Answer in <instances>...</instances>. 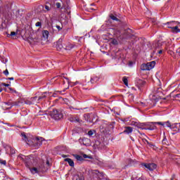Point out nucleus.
I'll return each mask as SVG.
<instances>
[{
  "instance_id": "obj_61",
  "label": "nucleus",
  "mask_w": 180,
  "mask_h": 180,
  "mask_svg": "<svg viewBox=\"0 0 180 180\" xmlns=\"http://www.w3.org/2000/svg\"><path fill=\"white\" fill-rule=\"evenodd\" d=\"M138 133H140V131H138Z\"/></svg>"
},
{
  "instance_id": "obj_10",
  "label": "nucleus",
  "mask_w": 180,
  "mask_h": 180,
  "mask_svg": "<svg viewBox=\"0 0 180 180\" xmlns=\"http://www.w3.org/2000/svg\"><path fill=\"white\" fill-rule=\"evenodd\" d=\"M130 32H131V30H130V29L125 30L122 35V38L123 39H130V37H131V33H130Z\"/></svg>"
},
{
  "instance_id": "obj_60",
  "label": "nucleus",
  "mask_w": 180,
  "mask_h": 180,
  "mask_svg": "<svg viewBox=\"0 0 180 180\" xmlns=\"http://www.w3.org/2000/svg\"><path fill=\"white\" fill-rule=\"evenodd\" d=\"M0 92H2V89L0 90Z\"/></svg>"
},
{
  "instance_id": "obj_51",
  "label": "nucleus",
  "mask_w": 180,
  "mask_h": 180,
  "mask_svg": "<svg viewBox=\"0 0 180 180\" xmlns=\"http://www.w3.org/2000/svg\"><path fill=\"white\" fill-rule=\"evenodd\" d=\"M176 53L180 56V48L176 50Z\"/></svg>"
},
{
  "instance_id": "obj_13",
  "label": "nucleus",
  "mask_w": 180,
  "mask_h": 180,
  "mask_svg": "<svg viewBox=\"0 0 180 180\" xmlns=\"http://www.w3.org/2000/svg\"><path fill=\"white\" fill-rule=\"evenodd\" d=\"M123 133H126L127 134H130L131 133H133V127H125V129L124 130Z\"/></svg>"
},
{
  "instance_id": "obj_27",
  "label": "nucleus",
  "mask_w": 180,
  "mask_h": 180,
  "mask_svg": "<svg viewBox=\"0 0 180 180\" xmlns=\"http://www.w3.org/2000/svg\"><path fill=\"white\" fill-rule=\"evenodd\" d=\"M42 36L44 39H49V31L47 30H44L42 32Z\"/></svg>"
},
{
  "instance_id": "obj_45",
  "label": "nucleus",
  "mask_w": 180,
  "mask_h": 180,
  "mask_svg": "<svg viewBox=\"0 0 180 180\" xmlns=\"http://www.w3.org/2000/svg\"><path fill=\"white\" fill-rule=\"evenodd\" d=\"M2 85H3V86H6V87L11 86V84H6V83H2Z\"/></svg>"
},
{
  "instance_id": "obj_49",
  "label": "nucleus",
  "mask_w": 180,
  "mask_h": 180,
  "mask_svg": "<svg viewBox=\"0 0 180 180\" xmlns=\"http://www.w3.org/2000/svg\"><path fill=\"white\" fill-rule=\"evenodd\" d=\"M158 54H162V49L158 51Z\"/></svg>"
},
{
  "instance_id": "obj_31",
  "label": "nucleus",
  "mask_w": 180,
  "mask_h": 180,
  "mask_svg": "<svg viewBox=\"0 0 180 180\" xmlns=\"http://www.w3.org/2000/svg\"><path fill=\"white\" fill-rule=\"evenodd\" d=\"M122 82H124V85L127 86L129 85V80L127 79V77H122Z\"/></svg>"
},
{
  "instance_id": "obj_3",
  "label": "nucleus",
  "mask_w": 180,
  "mask_h": 180,
  "mask_svg": "<svg viewBox=\"0 0 180 180\" xmlns=\"http://www.w3.org/2000/svg\"><path fill=\"white\" fill-rule=\"evenodd\" d=\"M157 122H144L143 124V130H157V127L155 126L154 124Z\"/></svg>"
},
{
  "instance_id": "obj_29",
  "label": "nucleus",
  "mask_w": 180,
  "mask_h": 180,
  "mask_svg": "<svg viewBox=\"0 0 180 180\" xmlns=\"http://www.w3.org/2000/svg\"><path fill=\"white\" fill-rule=\"evenodd\" d=\"M63 44H61V42L58 41L56 44V49L57 50H62L63 49Z\"/></svg>"
},
{
  "instance_id": "obj_48",
  "label": "nucleus",
  "mask_w": 180,
  "mask_h": 180,
  "mask_svg": "<svg viewBox=\"0 0 180 180\" xmlns=\"http://www.w3.org/2000/svg\"><path fill=\"white\" fill-rule=\"evenodd\" d=\"M137 179V177L134 174H132L131 180Z\"/></svg>"
},
{
  "instance_id": "obj_33",
  "label": "nucleus",
  "mask_w": 180,
  "mask_h": 180,
  "mask_svg": "<svg viewBox=\"0 0 180 180\" xmlns=\"http://www.w3.org/2000/svg\"><path fill=\"white\" fill-rule=\"evenodd\" d=\"M25 105H33V103H32L31 98H30V100L25 101Z\"/></svg>"
},
{
  "instance_id": "obj_14",
  "label": "nucleus",
  "mask_w": 180,
  "mask_h": 180,
  "mask_svg": "<svg viewBox=\"0 0 180 180\" xmlns=\"http://www.w3.org/2000/svg\"><path fill=\"white\" fill-rule=\"evenodd\" d=\"M169 29H172L174 33H180V29L178 27V25L174 27H169Z\"/></svg>"
},
{
  "instance_id": "obj_62",
  "label": "nucleus",
  "mask_w": 180,
  "mask_h": 180,
  "mask_svg": "<svg viewBox=\"0 0 180 180\" xmlns=\"http://www.w3.org/2000/svg\"><path fill=\"white\" fill-rule=\"evenodd\" d=\"M83 180H84V178L83 177Z\"/></svg>"
},
{
  "instance_id": "obj_28",
  "label": "nucleus",
  "mask_w": 180,
  "mask_h": 180,
  "mask_svg": "<svg viewBox=\"0 0 180 180\" xmlns=\"http://www.w3.org/2000/svg\"><path fill=\"white\" fill-rule=\"evenodd\" d=\"M96 179H97V180H102V179H103V173L98 172V174H97Z\"/></svg>"
},
{
  "instance_id": "obj_12",
  "label": "nucleus",
  "mask_w": 180,
  "mask_h": 180,
  "mask_svg": "<svg viewBox=\"0 0 180 180\" xmlns=\"http://www.w3.org/2000/svg\"><path fill=\"white\" fill-rule=\"evenodd\" d=\"M178 24H179V22L176 21H171V22H167L165 23V25H167L168 29H169V27H174Z\"/></svg>"
},
{
  "instance_id": "obj_57",
  "label": "nucleus",
  "mask_w": 180,
  "mask_h": 180,
  "mask_svg": "<svg viewBox=\"0 0 180 180\" xmlns=\"http://www.w3.org/2000/svg\"><path fill=\"white\" fill-rule=\"evenodd\" d=\"M8 61V59H5V63H6Z\"/></svg>"
},
{
  "instance_id": "obj_38",
  "label": "nucleus",
  "mask_w": 180,
  "mask_h": 180,
  "mask_svg": "<svg viewBox=\"0 0 180 180\" xmlns=\"http://www.w3.org/2000/svg\"><path fill=\"white\" fill-rule=\"evenodd\" d=\"M148 146L150 148H154V147H155V145L153 144V143H151V142H148Z\"/></svg>"
},
{
  "instance_id": "obj_47",
  "label": "nucleus",
  "mask_w": 180,
  "mask_h": 180,
  "mask_svg": "<svg viewBox=\"0 0 180 180\" xmlns=\"http://www.w3.org/2000/svg\"><path fill=\"white\" fill-rule=\"evenodd\" d=\"M45 9L47 10V11H50L51 8H50V6L46 5L45 6Z\"/></svg>"
},
{
  "instance_id": "obj_53",
  "label": "nucleus",
  "mask_w": 180,
  "mask_h": 180,
  "mask_svg": "<svg viewBox=\"0 0 180 180\" xmlns=\"http://www.w3.org/2000/svg\"><path fill=\"white\" fill-rule=\"evenodd\" d=\"M127 167H129V165L124 166L122 168H123L124 169H126V168H127Z\"/></svg>"
},
{
  "instance_id": "obj_32",
  "label": "nucleus",
  "mask_w": 180,
  "mask_h": 180,
  "mask_svg": "<svg viewBox=\"0 0 180 180\" xmlns=\"http://www.w3.org/2000/svg\"><path fill=\"white\" fill-rule=\"evenodd\" d=\"M95 133H96L95 130H90L88 131L87 134L89 137H92L94 136V134H95Z\"/></svg>"
},
{
  "instance_id": "obj_23",
  "label": "nucleus",
  "mask_w": 180,
  "mask_h": 180,
  "mask_svg": "<svg viewBox=\"0 0 180 180\" xmlns=\"http://www.w3.org/2000/svg\"><path fill=\"white\" fill-rule=\"evenodd\" d=\"M21 136L22 137V140L25 141V143H29V139H27V136H26V133H21Z\"/></svg>"
},
{
  "instance_id": "obj_11",
  "label": "nucleus",
  "mask_w": 180,
  "mask_h": 180,
  "mask_svg": "<svg viewBox=\"0 0 180 180\" xmlns=\"http://www.w3.org/2000/svg\"><path fill=\"white\" fill-rule=\"evenodd\" d=\"M79 141H82L83 142V146H91V139H88V138H83L82 139H79Z\"/></svg>"
},
{
  "instance_id": "obj_39",
  "label": "nucleus",
  "mask_w": 180,
  "mask_h": 180,
  "mask_svg": "<svg viewBox=\"0 0 180 180\" xmlns=\"http://www.w3.org/2000/svg\"><path fill=\"white\" fill-rule=\"evenodd\" d=\"M0 164L1 165H6V160H4L0 158Z\"/></svg>"
},
{
  "instance_id": "obj_36",
  "label": "nucleus",
  "mask_w": 180,
  "mask_h": 180,
  "mask_svg": "<svg viewBox=\"0 0 180 180\" xmlns=\"http://www.w3.org/2000/svg\"><path fill=\"white\" fill-rule=\"evenodd\" d=\"M72 49H74V45H72V44H70L66 46V50H71Z\"/></svg>"
},
{
  "instance_id": "obj_58",
  "label": "nucleus",
  "mask_w": 180,
  "mask_h": 180,
  "mask_svg": "<svg viewBox=\"0 0 180 180\" xmlns=\"http://www.w3.org/2000/svg\"><path fill=\"white\" fill-rule=\"evenodd\" d=\"M66 79H67L68 82H70V81L68 80V78H66Z\"/></svg>"
},
{
  "instance_id": "obj_30",
  "label": "nucleus",
  "mask_w": 180,
  "mask_h": 180,
  "mask_svg": "<svg viewBox=\"0 0 180 180\" xmlns=\"http://www.w3.org/2000/svg\"><path fill=\"white\" fill-rule=\"evenodd\" d=\"M30 171L32 174H39V169H37V167H32V169H30Z\"/></svg>"
},
{
  "instance_id": "obj_40",
  "label": "nucleus",
  "mask_w": 180,
  "mask_h": 180,
  "mask_svg": "<svg viewBox=\"0 0 180 180\" xmlns=\"http://www.w3.org/2000/svg\"><path fill=\"white\" fill-rule=\"evenodd\" d=\"M3 74H4V75H6V77H8V75H9V71L8 70V69H6V70H4L3 72Z\"/></svg>"
},
{
  "instance_id": "obj_26",
  "label": "nucleus",
  "mask_w": 180,
  "mask_h": 180,
  "mask_svg": "<svg viewBox=\"0 0 180 180\" xmlns=\"http://www.w3.org/2000/svg\"><path fill=\"white\" fill-rule=\"evenodd\" d=\"M110 19H112V20H115V22H120V20L113 14L110 15Z\"/></svg>"
},
{
  "instance_id": "obj_18",
  "label": "nucleus",
  "mask_w": 180,
  "mask_h": 180,
  "mask_svg": "<svg viewBox=\"0 0 180 180\" xmlns=\"http://www.w3.org/2000/svg\"><path fill=\"white\" fill-rule=\"evenodd\" d=\"M46 94H47V92H44L41 96H38L39 102L41 101H46V98H47V96H46Z\"/></svg>"
},
{
  "instance_id": "obj_54",
  "label": "nucleus",
  "mask_w": 180,
  "mask_h": 180,
  "mask_svg": "<svg viewBox=\"0 0 180 180\" xmlns=\"http://www.w3.org/2000/svg\"><path fill=\"white\" fill-rule=\"evenodd\" d=\"M176 98H180V94L176 95Z\"/></svg>"
},
{
  "instance_id": "obj_44",
  "label": "nucleus",
  "mask_w": 180,
  "mask_h": 180,
  "mask_svg": "<svg viewBox=\"0 0 180 180\" xmlns=\"http://www.w3.org/2000/svg\"><path fill=\"white\" fill-rule=\"evenodd\" d=\"M56 29H58V32H60V30H63V27H60V25H56Z\"/></svg>"
},
{
  "instance_id": "obj_52",
  "label": "nucleus",
  "mask_w": 180,
  "mask_h": 180,
  "mask_svg": "<svg viewBox=\"0 0 180 180\" xmlns=\"http://www.w3.org/2000/svg\"><path fill=\"white\" fill-rule=\"evenodd\" d=\"M11 153H12V154H15V150H13V149H11Z\"/></svg>"
},
{
  "instance_id": "obj_9",
  "label": "nucleus",
  "mask_w": 180,
  "mask_h": 180,
  "mask_svg": "<svg viewBox=\"0 0 180 180\" xmlns=\"http://www.w3.org/2000/svg\"><path fill=\"white\" fill-rule=\"evenodd\" d=\"M110 30L116 37H122V31L120 30L117 28H112Z\"/></svg>"
},
{
  "instance_id": "obj_34",
  "label": "nucleus",
  "mask_w": 180,
  "mask_h": 180,
  "mask_svg": "<svg viewBox=\"0 0 180 180\" xmlns=\"http://www.w3.org/2000/svg\"><path fill=\"white\" fill-rule=\"evenodd\" d=\"M20 101H13L12 102V106H19Z\"/></svg>"
},
{
  "instance_id": "obj_42",
  "label": "nucleus",
  "mask_w": 180,
  "mask_h": 180,
  "mask_svg": "<svg viewBox=\"0 0 180 180\" xmlns=\"http://www.w3.org/2000/svg\"><path fill=\"white\" fill-rule=\"evenodd\" d=\"M162 142V144H167V137L165 136L163 138Z\"/></svg>"
},
{
  "instance_id": "obj_46",
  "label": "nucleus",
  "mask_w": 180,
  "mask_h": 180,
  "mask_svg": "<svg viewBox=\"0 0 180 180\" xmlns=\"http://www.w3.org/2000/svg\"><path fill=\"white\" fill-rule=\"evenodd\" d=\"M7 105V106H11V108H12L13 105H12V102H8L6 103Z\"/></svg>"
},
{
  "instance_id": "obj_35",
  "label": "nucleus",
  "mask_w": 180,
  "mask_h": 180,
  "mask_svg": "<svg viewBox=\"0 0 180 180\" xmlns=\"http://www.w3.org/2000/svg\"><path fill=\"white\" fill-rule=\"evenodd\" d=\"M82 158H84V160H85V158H89V160H92V156H89L86 154H84Z\"/></svg>"
},
{
  "instance_id": "obj_6",
  "label": "nucleus",
  "mask_w": 180,
  "mask_h": 180,
  "mask_svg": "<svg viewBox=\"0 0 180 180\" xmlns=\"http://www.w3.org/2000/svg\"><path fill=\"white\" fill-rule=\"evenodd\" d=\"M25 40L28 41L30 44H36V43H39V41H40V38H39V37H34V38L32 37H25Z\"/></svg>"
},
{
  "instance_id": "obj_43",
  "label": "nucleus",
  "mask_w": 180,
  "mask_h": 180,
  "mask_svg": "<svg viewBox=\"0 0 180 180\" xmlns=\"http://www.w3.org/2000/svg\"><path fill=\"white\" fill-rule=\"evenodd\" d=\"M131 126H134L135 127H137V122H132L131 123Z\"/></svg>"
},
{
  "instance_id": "obj_2",
  "label": "nucleus",
  "mask_w": 180,
  "mask_h": 180,
  "mask_svg": "<svg viewBox=\"0 0 180 180\" xmlns=\"http://www.w3.org/2000/svg\"><path fill=\"white\" fill-rule=\"evenodd\" d=\"M63 113L64 110H57L56 108H53L48 111L49 116H51L54 120H60V119H62Z\"/></svg>"
},
{
  "instance_id": "obj_15",
  "label": "nucleus",
  "mask_w": 180,
  "mask_h": 180,
  "mask_svg": "<svg viewBox=\"0 0 180 180\" xmlns=\"http://www.w3.org/2000/svg\"><path fill=\"white\" fill-rule=\"evenodd\" d=\"M162 41H158L156 44H155V50H160L161 47H162Z\"/></svg>"
},
{
  "instance_id": "obj_22",
  "label": "nucleus",
  "mask_w": 180,
  "mask_h": 180,
  "mask_svg": "<svg viewBox=\"0 0 180 180\" xmlns=\"http://www.w3.org/2000/svg\"><path fill=\"white\" fill-rule=\"evenodd\" d=\"M98 81H99V77H91L90 79L91 84H96V82H98Z\"/></svg>"
},
{
  "instance_id": "obj_41",
  "label": "nucleus",
  "mask_w": 180,
  "mask_h": 180,
  "mask_svg": "<svg viewBox=\"0 0 180 180\" xmlns=\"http://www.w3.org/2000/svg\"><path fill=\"white\" fill-rule=\"evenodd\" d=\"M35 26H37V27H41V22H37L35 24Z\"/></svg>"
},
{
  "instance_id": "obj_21",
  "label": "nucleus",
  "mask_w": 180,
  "mask_h": 180,
  "mask_svg": "<svg viewBox=\"0 0 180 180\" xmlns=\"http://www.w3.org/2000/svg\"><path fill=\"white\" fill-rule=\"evenodd\" d=\"M141 69L142 70V71H150V69L148 68V65L146 64H142L141 66Z\"/></svg>"
},
{
  "instance_id": "obj_7",
  "label": "nucleus",
  "mask_w": 180,
  "mask_h": 180,
  "mask_svg": "<svg viewBox=\"0 0 180 180\" xmlns=\"http://www.w3.org/2000/svg\"><path fill=\"white\" fill-rule=\"evenodd\" d=\"M43 141H44V138L40 136L37 137L34 143V147L39 148V147H41L43 145Z\"/></svg>"
},
{
  "instance_id": "obj_24",
  "label": "nucleus",
  "mask_w": 180,
  "mask_h": 180,
  "mask_svg": "<svg viewBox=\"0 0 180 180\" xmlns=\"http://www.w3.org/2000/svg\"><path fill=\"white\" fill-rule=\"evenodd\" d=\"M136 127L141 130H144V122H137Z\"/></svg>"
},
{
  "instance_id": "obj_63",
  "label": "nucleus",
  "mask_w": 180,
  "mask_h": 180,
  "mask_svg": "<svg viewBox=\"0 0 180 180\" xmlns=\"http://www.w3.org/2000/svg\"><path fill=\"white\" fill-rule=\"evenodd\" d=\"M63 157H65V155H63Z\"/></svg>"
},
{
  "instance_id": "obj_56",
  "label": "nucleus",
  "mask_w": 180,
  "mask_h": 180,
  "mask_svg": "<svg viewBox=\"0 0 180 180\" xmlns=\"http://www.w3.org/2000/svg\"><path fill=\"white\" fill-rule=\"evenodd\" d=\"M146 143H147V144H148V143H150V141H148L147 139H144Z\"/></svg>"
},
{
  "instance_id": "obj_17",
  "label": "nucleus",
  "mask_w": 180,
  "mask_h": 180,
  "mask_svg": "<svg viewBox=\"0 0 180 180\" xmlns=\"http://www.w3.org/2000/svg\"><path fill=\"white\" fill-rule=\"evenodd\" d=\"M30 99H31V102L32 103V105H36L37 103H40L39 101L38 96L32 97Z\"/></svg>"
},
{
  "instance_id": "obj_55",
  "label": "nucleus",
  "mask_w": 180,
  "mask_h": 180,
  "mask_svg": "<svg viewBox=\"0 0 180 180\" xmlns=\"http://www.w3.org/2000/svg\"><path fill=\"white\" fill-rule=\"evenodd\" d=\"M46 165H50V162L49 160L46 161Z\"/></svg>"
},
{
  "instance_id": "obj_59",
  "label": "nucleus",
  "mask_w": 180,
  "mask_h": 180,
  "mask_svg": "<svg viewBox=\"0 0 180 180\" xmlns=\"http://www.w3.org/2000/svg\"><path fill=\"white\" fill-rule=\"evenodd\" d=\"M20 158H21L22 160H23V158H22V157H20Z\"/></svg>"
},
{
  "instance_id": "obj_1",
  "label": "nucleus",
  "mask_w": 180,
  "mask_h": 180,
  "mask_svg": "<svg viewBox=\"0 0 180 180\" xmlns=\"http://www.w3.org/2000/svg\"><path fill=\"white\" fill-rule=\"evenodd\" d=\"M53 4L57 9H64L66 12L71 9L70 0H55Z\"/></svg>"
},
{
  "instance_id": "obj_4",
  "label": "nucleus",
  "mask_w": 180,
  "mask_h": 180,
  "mask_svg": "<svg viewBox=\"0 0 180 180\" xmlns=\"http://www.w3.org/2000/svg\"><path fill=\"white\" fill-rule=\"evenodd\" d=\"M143 168H146L148 171H154L157 169V165L155 163H141Z\"/></svg>"
},
{
  "instance_id": "obj_5",
  "label": "nucleus",
  "mask_w": 180,
  "mask_h": 180,
  "mask_svg": "<svg viewBox=\"0 0 180 180\" xmlns=\"http://www.w3.org/2000/svg\"><path fill=\"white\" fill-rule=\"evenodd\" d=\"M155 124H159V126H163V127H169L172 130H174L175 127H176V125H172L171 122L169 121L167 122H155Z\"/></svg>"
},
{
  "instance_id": "obj_50",
  "label": "nucleus",
  "mask_w": 180,
  "mask_h": 180,
  "mask_svg": "<svg viewBox=\"0 0 180 180\" xmlns=\"http://www.w3.org/2000/svg\"><path fill=\"white\" fill-rule=\"evenodd\" d=\"M7 79H8L9 81H13V79H15L14 77H8Z\"/></svg>"
},
{
  "instance_id": "obj_37",
  "label": "nucleus",
  "mask_w": 180,
  "mask_h": 180,
  "mask_svg": "<svg viewBox=\"0 0 180 180\" xmlns=\"http://www.w3.org/2000/svg\"><path fill=\"white\" fill-rule=\"evenodd\" d=\"M5 9H6V12H11V5H7L5 7Z\"/></svg>"
},
{
  "instance_id": "obj_20",
  "label": "nucleus",
  "mask_w": 180,
  "mask_h": 180,
  "mask_svg": "<svg viewBox=\"0 0 180 180\" xmlns=\"http://www.w3.org/2000/svg\"><path fill=\"white\" fill-rule=\"evenodd\" d=\"M148 64V67L150 70H153L154 68V67H155V61H151L147 63Z\"/></svg>"
},
{
  "instance_id": "obj_8",
  "label": "nucleus",
  "mask_w": 180,
  "mask_h": 180,
  "mask_svg": "<svg viewBox=\"0 0 180 180\" xmlns=\"http://www.w3.org/2000/svg\"><path fill=\"white\" fill-rule=\"evenodd\" d=\"M87 171L88 175H89L90 178H96L98 176V174H99V171L94 169V170H86Z\"/></svg>"
},
{
  "instance_id": "obj_25",
  "label": "nucleus",
  "mask_w": 180,
  "mask_h": 180,
  "mask_svg": "<svg viewBox=\"0 0 180 180\" xmlns=\"http://www.w3.org/2000/svg\"><path fill=\"white\" fill-rule=\"evenodd\" d=\"M74 157L77 161H85V159L79 155H74Z\"/></svg>"
},
{
  "instance_id": "obj_16",
  "label": "nucleus",
  "mask_w": 180,
  "mask_h": 180,
  "mask_svg": "<svg viewBox=\"0 0 180 180\" xmlns=\"http://www.w3.org/2000/svg\"><path fill=\"white\" fill-rule=\"evenodd\" d=\"M20 30H17L15 32H11V34H7V37H11V39H15V36L19 33Z\"/></svg>"
},
{
  "instance_id": "obj_19",
  "label": "nucleus",
  "mask_w": 180,
  "mask_h": 180,
  "mask_svg": "<svg viewBox=\"0 0 180 180\" xmlns=\"http://www.w3.org/2000/svg\"><path fill=\"white\" fill-rule=\"evenodd\" d=\"M65 162H68L70 167H74L75 165L74 160H72L71 158H65Z\"/></svg>"
}]
</instances>
